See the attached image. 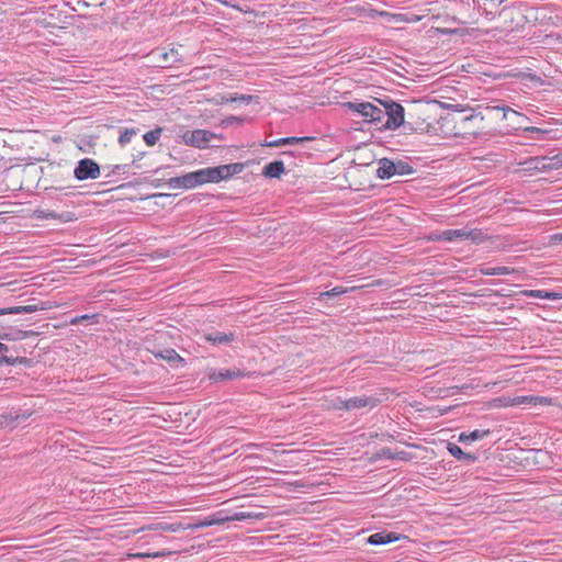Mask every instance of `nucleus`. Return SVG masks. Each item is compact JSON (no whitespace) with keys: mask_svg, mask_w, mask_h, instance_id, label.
<instances>
[{"mask_svg":"<svg viewBox=\"0 0 562 562\" xmlns=\"http://www.w3.org/2000/svg\"><path fill=\"white\" fill-rule=\"evenodd\" d=\"M376 101L385 108V123L381 125L385 130L394 131L400 126H403L407 133H424L427 127L424 126V122L414 123L412 121H405V109L402 104L395 102L391 98L376 99Z\"/></svg>","mask_w":562,"mask_h":562,"instance_id":"nucleus-1","label":"nucleus"},{"mask_svg":"<svg viewBox=\"0 0 562 562\" xmlns=\"http://www.w3.org/2000/svg\"><path fill=\"white\" fill-rule=\"evenodd\" d=\"M244 170V165L234 162L228 165H221L216 167H207L196 170L201 184L217 183L223 180L229 179L232 176L237 175Z\"/></svg>","mask_w":562,"mask_h":562,"instance_id":"nucleus-2","label":"nucleus"},{"mask_svg":"<svg viewBox=\"0 0 562 562\" xmlns=\"http://www.w3.org/2000/svg\"><path fill=\"white\" fill-rule=\"evenodd\" d=\"M381 403V400L375 396H355L348 400L337 398L333 404V408L338 411H355L364 407L374 408Z\"/></svg>","mask_w":562,"mask_h":562,"instance_id":"nucleus-3","label":"nucleus"},{"mask_svg":"<svg viewBox=\"0 0 562 562\" xmlns=\"http://www.w3.org/2000/svg\"><path fill=\"white\" fill-rule=\"evenodd\" d=\"M101 175V167L91 158H83L78 161L74 170L77 180L97 179Z\"/></svg>","mask_w":562,"mask_h":562,"instance_id":"nucleus-4","label":"nucleus"},{"mask_svg":"<svg viewBox=\"0 0 562 562\" xmlns=\"http://www.w3.org/2000/svg\"><path fill=\"white\" fill-rule=\"evenodd\" d=\"M222 138V136H217L216 134L206 131V130H194V131H188L183 134L182 138L186 145L198 147V148H204L206 144L212 138Z\"/></svg>","mask_w":562,"mask_h":562,"instance_id":"nucleus-5","label":"nucleus"},{"mask_svg":"<svg viewBox=\"0 0 562 562\" xmlns=\"http://www.w3.org/2000/svg\"><path fill=\"white\" fill-rule=\"evenodd\" d=\"M153 353L156 358L166 360L172 368H180L186 363L184 359L172 348L154 351Z\"/></svg>","mask_w":562,"mask_h":562,"instance_id":"nucleus-6","label":"nucleus"},{"mask_svg":"<svg viewBox=\"0 0 562 562\" xmlns=\"http://www.w3.org/2000/svg\"><path fill=\"white\" fill-rule=\"evenodd\" d=\"M203 338L211 342L212 345H228L236 339V335L234 333H222L217 330H213L210 333H205Z\"/></svg>","mask_w":562,"mask_h":562,"instance_id":"nucleus-7","label":"nucleus"},{"mask_svg":"<svg viewBox=\"0 0 562 562\" xmlns=\"http://www.w3.org/2000/svg\"><path fill=\"white\" fill-rule=\"evenodd\" d=\"M43 310H45V304L42 302L38 304L19 305L13 307L0 308V316L7 314H29Z\"/></svg>","mask_w":562,"mask_h":562,"instance_id":"nucleus-8","label":"nucleus"},{"mask_svg":"<svg viewBox=\"0 0 562 562\" xmlns=\"http://www.w3.org/2000/svg\"><path fill=\"white\" fill-rule=\"evenodd\" d=\"M245 373L239 369H224L220 371H214L211 374H209L210 380L214 382H221L226 380H235L239 378H244Z\"/></svg>","mask_w":562,"mask_h":562,"instance_id":"nucleus-9","label":"nucleus"},{"mask_svg":"<svg viewBox=\"0 0 562 562\" xmlns=\"http://www.w3.org/2000/svg\"><path fill=\"white\" fill-rule=\"evenodd\" d=\"M313 139H314V137H310V136H304V137L291 136V137L279 138V139L271 140V142L266 140L265 143L261 144V146L280 147L283 145H295V144H300V143L311 142Z\"/></svg>","mask_w":562,"mask_h":562,"instance_id":"nucleus-10","label":"nucleus"},{"mask_svg":"<svg viewBox=\"0 0 562 562\" xmlns=\"http://www.w3.org/2000/svg\"><path fill=\"white\" fill-rule=\"evenodd\" d=\"M398 539H400V536L395 532L381 531V532L371 535L368 538V543L373 544V546H380V544H386V543L397 541Z\"/></svg>","mask_w":562,"mask_h":562,"instance_id":"nucleus-11","label":"nucleus"},{"mask_svg":"<svg viewBox=\"0 0 562 562\" xmlns=\"http://www.w3.org/2000/svg\"><path fill=\"white\" fill-rule=\"evenodd\" d=\"M376 176L380 179H390L395 175L394 160L389 158H382L379 160V168L376 170Z\"/></svg>","mask_w":562,"mask_h":562,"instance_id":"nucleus-12","label":"nucleus"},{"mask_svg":"<svg viewBox=\"0 0 562 562\" xmlns=\"http://www.w3.org/2000/svg\"><path fill=\"white\" fill-rule=\"evenodd\" d=\"M491 434L490 429H475L471 432H461L459 435V442L469 445L476 440H482Z\"/></svg>","mask_w":562,"mask_h":562,"instance_id":"nucleus-13","label":"nucleus"},{"mask_svg":"<svg viewBox=\"0 0 562 562\" xmlns=\"http://www.w3.org/2000/svg\"><path fill=\"white\" fill-rule=\"evenodd\" d=\"M345 105L352 112L360 114L366 122L373 124V114H371V111L361 108L362 105H372L371 102H347Z\"/></svg>","mask_w":562,"mask_h":562,"instance_id":"nucleus-14","label":"nucleus"},{"mask_svg":"<svg viewBox=\"0 0 562 562\" xmlns=\"http://www.w3.org/2000/svg\"><path fill=\"white\" fill-rule=\"evenodd\" d=\"M284 170L283 161L274 160L263 167L262 176L266 178H280Z\"/></svg>","mask_w":562,"mask_h":562,"instance_id":"nucleus-15","label":"nucleus"},{"mask_svg":"<svg viewBox=\"0 0 562 562\" xmlns=\"http://www.w3.org/2000/svg\"><path fill=\"white\" fill-rule=\"evenodd\" d=\"M362 109H369L371 114H373V125L376 130L384 131V127H381L382 124L385 123V108H379L372 103V105H362Z\"/></svg>","mask_w":562,"mask_h":562,"instance_id":"nucleus-16","label":"nucleus"},{"mask_svg":"<svg viewBox=\"0 0 562 562\" xmlns=\"http://www.w3.org/2000/svg\"><path fill=\"white\" fill-rule=\"evenodd\" d=\"M465 229H447L434 236L435 240L453 241L457 239L464 240Z\"/></svg>","mask_w":562,"mask_h":562,"instance_id":"nucleus-17","label":"nucleus"},{"mask_svg":"<svg viewBox=\"0 0 562 562\" xmlns=\"http://www.w3.org/2000/svg\"><path fill=\"white\" fill-rule=\"evenodd\" d=\"M520 295L527 297H538L546 300H558L562 299V293L551 292L546 290H524L520 292Z\"/></svg>","mask_w":562,"mask_h":562,"instance_id":"nucleus-18","label":"nucleus"},{"mask_svg":"<svg viewBox=\"0 0 562 562\" xmlns=\"http://www.w3.org/2000/svg\"><path fill=\"white\" fill-rule=\"evenodd\" d=\"M265 517L266 514L261 512H236L233 515H231V521L261 520Z\"/></svg>","mask_w":562,"mask_h":562,"instance_id":"nucleus-19","label":"nucleus"},{"mask_svg":"<svg viewBox=\"0 0 562 562\" xmlns=\"http://www.w3.org/2000/svg\"><path fill=\"white\" fill-rule=\"evenodd\" d=\"M548 159L544 156L531 157L525 161L527 170L547 171Z\"/></svg>","mask_w":562,"mask_h":562,"instance_id":"nucleus-20","label":"nucleus"},{"mask_svg":"<svg viewBox=\"0 0 562 562\" xmlns=\"http://www.w3.org/2000/svg\"><path fill=\"white\" fill-rule=\"evenodd\" d=\"M138 133H139V130L137 127L121 128L119 139H117L120 146H122V147L126 146L132 140V137L136 136Z\"/></svg>","mask_w":562,"mask_h":562,"instance_id":"nucleus-21","label":"nucleus"},{"mask_svg":"<svg viewBox=\"0 0 562 562\" xmlns=\"http://www.w3.org/2000/svg\"><path fill=\"white\" fill-rule=\"evenodd\" d=\"M481 271L484 276H507L515 272V269L502 266L483 268Z\"/></svg>","mask_w":562,"mask_h":562,"instance_id":"nucleus-22","label":"nucleus"},{"mask_svg":"<svg viewBox=\"0 0 562 562\" xmlns=\"http://www.w3.org/2000/svg\"><path fill=\"white\" fill-rule=\"evenodd\" d=\"M162 133L161 127H156L143 135L144 142L147 146H154L159 140Z\"/></svg>","mask_w":562,"mask_h":562,"instance_id":"nucleus-23","label":"nucleus"},{"mask_svg":"<svg viewBox=\"0 0 562 562\" xmlns=\"http://www.w3.org/2000/svg\"><path fill=\"white\" fill-rule=\"evenodd\" d=\"M30 359L26 357H9L5 355L0 356V366H15V364H29Z\"/></svg>","mask_w":562,"mask_h":562,"instance_id":"nucleus-24","label":"nucleus"},{"mask_svg":"<svg viewBox=\"0 0 562 562\" xmlns=\"http://www.w3.org/2000/svg\"><path fill=\"white\" fill-rule=\"evenodd\" d=\"M395 175L407 176L415 172L414 168L404 160H394Z\"/></svg>","mask_w":562,"mask_h":562,"instance_id":"nucleus-25","label":"nucleus"},{"mask_svg":"<svg viewBox=\"0 0 562 562\" xmlns=\"http://www.w3.org/2000/svg\"><path fill=\"white\" fill-rule=\"evenodd\" d=\"M486 239L485 234L477 228L467 231L465 229V236L464 240H472L476 244L483 243Z\"/></svg>","mask_w":562,"mask_h":562,"instance_id":"nucleus-26","label":"nucleus"},{"mask_svg":"<svg viewBox=\"0 0 562 562\" xmlns=\"http://www.w3.org/2000/svg\"><path fill=\"white\" fill-rule=\"evenodd\" d=\"M183 181H184V189H193L198 186H202L200 183L198 172L192 171L183 175Z\"/></svg>","mask_w":562,"mask_h":562,"instance_id":"nucleus-27","label":"nucleus"},{"mask_svg":"<svg viewBox=\"0 0 562 562\" xmlns=\"http://www.w3.org/2000/svg\"><path fill=\"white\" fill-rule=\"evenodd\" d=\"M212 525H223L227 521H231V515L227 514L226 510H217L210 515Z\"/></svg>","mask_w":562,"mask_h":562,"instance_id":"nucleus-28","label":"nucleus"},{"mask_svg":"<svg viewBox=\"0 0 562 562\" xmlns=\"http://www.w3.org/2000/svg\"><path fill=\"white\" fill-rule=\"evenodd\" d=\"M149 529L176 532V531H179L180 529H183V526H182V524L159 522V524H156L155 527H150Z\"/></svg>","mask_w":562,"mask_h":562,"instance_id":"nucleus-29","label":"nucleus"},{"mask_svg":"<svg viewBox=\"0 0 562 562\" xmlns=\"http://www.w3.org/2000/svg\"><path fill=\"white\" fill-rule=\"evenodd\" d=\"M98 318H99L98 314H92V315L85 314V315L74 317L72 319H70L69 324L77 325L82 322L98 323L99 322Z\"/></svg>","mask_w":562,"mask_h":562,"instance_id":"nucleus-30","label":"nucleus"},{"mask_svg":"<svg viewBox=\"0 0 562 562\" xmlns=\"http://www.w3.org/2000/svg\"><path fill=\"white\" fill-rule=\"evenodd\" d=\"M547 171L558 170L562 168V155H555L553 157H547Z\"/></svg>","mask_w":562,"mask_h":562,"instance_id":"nucleus-31","label":"nucleus"},{"mask_svg":"<svg viewBox=\"0 0 562 562\" xmlns=\"http://www.w3.org/2000/svg\"><path fill=\"white\" fill-rule=\"evenodd\" d=\"M447 449L449 453L459 461H461L462 458L465 456V452L456 443L449 442Z\"/></svg>","mask_w":562,"mask_h":562,"instance_id":"nucleus-32","label":"nucleus"},{"mask_svg":"<svg viewBox=\"0 0 562 562\" xmlns=\"http://www.w3.org/2000/svg\"><path fill=\"white\" fill-rule=\"evenodd\" d=\"M211 526H213V525H212L210 516H207L203 519L198 520L194 524L189 525L188 528L195 530V529L206 528V527H211Z\"/></svg>","mask_w":562,"mask_h":562,"instance_id":"nucleus-33","label":"nucleus"},{"mask_svg":"<svg viewBox=\"0 0 562 562\" xmlns=\"http://www.w3.org/2000/svg\"><path fill=\"white\" fill-rule=\"evenodd\" d=\"M346 292H347V290L344 286H335V288H333L329 291L323 292L321 294V296L322 297H334V296L341 295V294H344Z\"/></svg>","mask_w":562,"mask_h":562,"instance_id":"nucleus-34","label":"nucleus"},{"mask_svg":"<svg viewBox=\"0 0 562 562\" xmlns=\"http://www.w3.org/2000/svg\"><path fill=\"white\" fill-rule=\"evenodd\" d=\"M127 165H114V166H104L103 169H108L109 172L105 175L106 177H111L112 175L120 173L121 171L125 172Z\"/></svg>","mask_w":562,"mask_h":562,"instance_id":"nucleus-35","label":"nucleus"},{"mask_svg":"<svg viewBox=\"0 0 562 562\" xmlns=\"http://www.w3.org/2000/svg\"><path fill=\"white\" fill-rule=\"evenodd\" d=\"M490 109L496 110V111H502L503 119H507L508 113L519 115V113L517 111L513 110L512 108H509L507 105H495V106H491Z\"/></svg>","mask_w":562,"mask_h":562,"instance_id":"nucleus-36","label":"nucleus"},{"mask_svg":"<svg viewBox=\"0 0 562 562\" xmlns=\"http://www.w3.org/2000/svg\"><path fill=\"white\" fill-rule=\"evenodd\" d=\"M244 121L245 120L243 117L231 115V116H228V117H226L225 120L222 121V125L223 126H228V125H232V124L241 125L244 123Z\"/></svg>","mask_w":562,"mask_h":562,"instance_id":"nucleus-37","label":"nucleus"},{"mask_svg":"<svg viewBox=\"0 0 562 562\" xmlns=\"http://www.w3.org/2000/svg\"><path fill=\"white\" fill-rule=\"evenodd\" d=\"M522 404L532 405V395L516 396L512 403V405H522Z\"/></svg>","mask_w":562,"mask_h":562,"instance_id":"nucleus-38","label":"nucleus"},{"mask_svg":"<svg viewBox=\"0 0 562 562\" xmlns=\"http://www.w3.org/2000/svg\"><path fill=\"white\" fill-rule=\"evenodd\" d=\"M168 184L173 189L184 188L183 176L170 178Z\"/></svg>","mask_w":562,"mask_h":562,"instance_id":"nucleus-39","label":"nucleus"},{"mask_svg":"<svg viewBox=\"0 0 562 562\" xmlns=\"http://www.w3.org/2000/svg\"><path fill=\"white\" fill-rule=\"evenodd\" d=\"M552 400L546 396H532V405H551Z\"/></svg>","mask_w":562,"mask_h":562,"instance_id":"nucleus-40","label":"nucleus"},{"mask_svg":"<svg viewBox=\"0 0 562 562\" xmlns=\"http://www.w3.org/2000/svg\"><path fill=\"white\" fill-rule=\"evenodd\" d=\"M37 333L33 331V330H21V329H16V336L14 337V339L16 340H20V339H25L27 337H31V336H36Z\"/></svg>","mask_w":562,"mask_h":562,"instance_id":"nucleus-41","label":"nucleus"},{"mask_svg":"<svg viewBox=\"0 0 562 562\" xmlns=\"http://www.w3.org/2000/svg\"><path fill=\"white\" fill-rule=\"evenodd\" d=\"M171 552H155V553H137L135 554L136 558H160V557H167L170 555Z\"/></svg>","mask_w":562,"mask_h":562,"instance_id":"nucleus-42","label":"nucleus"},{"mask_svg":"<svg viewBox=\"0 0 562 562\" xmlns=\"http://www.w3.org/2000/svg\"><path fill=\"white\" fill-rule=\"evenodd\" d=\"M237 101H241L245 103H251L252 101L259 102V97L250 94H237Z\"/></svg>","mask_w":562,"mask_h":562,"instance_id":"nucleus-43","label":"nucleus"},{"mask_svg":"<svg viewBox=\"0 0 562 562\" xmlns=\"http://www.w3.org/2000/svg\"><path fill=\"white\" fill-rule=\"evenodd\" d=\"M46 216L50 217V218H59V220H64V221L71 220L70 213H64L61 215H57L55 212H49Z\"/></svg>","mask_w":562,"mask_h":562,"instance_id":"nucleus-44","label":"nucleus"},{"mask_svg":"<svg viewBox=\"0 0 562 562\" xmlns=\"http://www.w3.org/2000/svg\"><path fill=\"white\" fill-rule=\"evenodd\" d=\"M236 101H237V93H235V94L229 93L226 95H221V103H228V102H236Z\"/></svg>","mask_w":562,"mask_h":562,"instance_id":"nucleus-45","label":"nucleus"},{"mask_svg":"<svg viewBox=\"0 0 562 562\" xmlns=\"http://www.w3.org/2000/svg\"><path fill=\"white\" fill-rule=\"evenodd\" d=\"M476 460H477V457L475 454L465 452V456L462 458L461 461H464V462H468V463H473Z\"/></svg>","mask_w":562,"mask_h":562,"instance_id":"nucleus-46","label":"nucleus"},{"mask_svg":"<svg viewBox=\"0 0 562 562\" xmlns=\"http://www.w3.org/2000/svg\"><path fill=\"white\" fill-rule=\"evenodd\" d=\"M162 56H164V60H165V63H167V64H169V65H171V64H173V63H176V61H178V60H179L177 57H175L172 60H170V61H169V60H168L169 53H165Z\"/></svg>","mask_w":562,"mask_h":562,"instance_id":"nucleus-47","label":"nucleus"},{"mask_svg":"<svg viewBox=\"0 0 562 562\" xmlns=\"http://www.w3.org/2000/svg\"><path fill=\"white\" fill-rule=\"evenodd\" d=\"M77 5L80 7V8H87L90 5V2L86 1V0H78L77 1Z\"/></svg>","mask_w":562,"mask_h":562,"instance_id":"nucleus-48","label":"nucleus"},{"mask_svg":"<svg viewBox=\"0 0 562 562\" xmlns=\"http://www.w3.org/2000/svg\"><path fill=\"white\" fill-rule=\"evenodd\" d=\"M104 4V0H91L90 5L102 7Z\"/></svg>","mask_w":562,"mask_h":562,"instance_id":"nucleus-49","label":"nucleus"},{"mask_svg":"<svg viewBox=\"0 0 562 562\" xmlns=\"http://www.w3.org/2000/svg\"><path fill=\"white\" fill-rule=\"evenodd\" d=\"M9 347L2 342H0V353L7 352Z\"/></svg>","mask_w":562,"mask_h":562,"instance_id":"nucleus-50","label":"nucleus"},{"mask_svg":"<svg viewBox=\"0 0 562 562\" xmlns=\"http://www.w3.org/2000/svg\"><path fill=\"white\" fill-rule=\"evenodd\" d=\"M170 54H171V55H176V56H178V50H177V49H175V48H171V49H170Z\"/></svg>","mask_w":562,"mask_h":562,"instance_id":"nucleus-51","label":"nucleus"},{"mask_svg":"<svg viewBox=\"0 0 562 562\" xmlns=\"http://www.w3.org/2000/svg\"><path fill=\"white\" fill-rule=\"evenodd\" d=\"M532 132H541L539 127H532Z\"/></svg>","mask_w":562,"mask_h":562,"instance_id":"nucleus-52","label":"nucleus"},{"mask_svg":"<svg viewBox=\"0 0 562 562\" xmlns=\"http://www.w3.org/2000/svg\"><path fill=\"white\" fill-rule=\"evenodd\" d=\"M1 338H3V339H11L10 335L1 336Z\"/></svg>","mask_w":562,"mask_h":562,"instance_id":"nucleus-53","label":"nucleus"}]
</instances>
